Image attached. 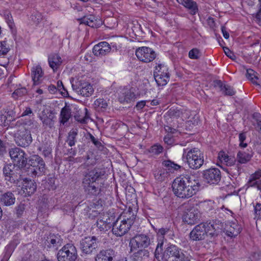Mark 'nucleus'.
I'll return each instance as SVG.
<instances>
[{
	"mask_svg": "<svg viewBox=\"0 0 261 261\" xmlns=\"http://www.w3.org/2000/svg\"><path fill=\"white\" fill-rule=\"evenodd\" d=\"M114 251L112 249L102 250L96 256L95 261H112Z\"/></svg>",
	"mask_w": 261,
	"mask_h": 261,
	"instance_id": "27",
	"label": "nucleus"
},
{
	"mask_svg": "<svg viewBox=\"0 0 261 261\" xmlns=\"http://www.w3.org/2000/svg\"><path fill=\"white\" fill-rule=\"evenodd\" d=\"M261 170H258L254 174H252L249 179L248 184L250 187H256L257 188L261 190Z\"/></svg>",
	"mask_w": 261,
	"mask_h": 261,
	"instance_id": "31",
	"label": "nucleus"
},
{
	"mask_svg": "<svg viewBox=\"0 0 261 261\" xmlns=\"http://www.w3.org/2000/svg\"><path fill=\"white\" fill-rule=\"evenodd\" d=\"M218 159L219 161L228 166H231L234 165L236 159L232 156H229L224 151H220L218 153Z\"/></svg>",
	"mask_w": 261,
	"mask_h": 261,
	"instance_id": "30",
	"label": "nucleus"
},
{
	"mask_svg": "<svg viewBox=\"0 0 261 261\" xmlns=\"http://www.w3.org/2000/svg\"><path fill=\"white\" fill-rule=\"evenodd\" d=\"M38 149L45 158H50L51 156L52 148L49 143L47 142L43 143Z\"/></svg>",
	"mask_w": 261,
	"mask_h": 261,
	"instance_id": "43",
	"label": "nucleus"
},
{
	"mask_svg": "<svg viewBox=\"0 0 261 261\" xmlns=\"http://www.w3.org/2000/svg\"><path fill=\"white\" fill-rule=\"evenodd\" d=\"M164 241L165 239L157 238L158 244L154 252V256L157 259H159L161 255L160 252L163 250Z\"/></svg>",
	"mask_w": 261,
	"mask_h": 261,
	"instance_id": "47",
	"label": "nucleus"
},
{
	"mask_svg": "<svg viewBox=\"0 0 261 261\" xmlns=\"http://www.w3.org/2000/svg\"><path fill=\"white\" fill-rule=\"evenodd\" d=\"M83 186L86 192L88 194L96 195L99 192L96 182L89 181L87 179L83 180Z\"/></svg>",
	"mask_w": 261,
	"mask_h": 261,
	"instance_id": "26",
	"label": "nucleus"
},
{
	"mask_svg": "<svg viewBox=\"0 0 261 261\" xmlns=\"http://www.w3.org/2000/svg\"><path fill=\"white\" fill-rule=\"evenodd\" d=\"M253 118L256 121L257 125L261 123V115L258 113H254L253 114Z\"/></svg>",
	"mask_w": 261,
	"mask_h": 261,
	"instance_id": "64",
	"label": "nucleus"
},
{
	"mask_svg": "<svg viewBox=\"0 0 261 261\" xmlns=\"http://www.w3.org/2000/svg\"><path fill=\"white\" fill-rule=\"evenodd\" d=\"M72 88L78 94L85 97L91 96L94 92L93 86L89 83L84 81L73 82Z\"/></svg>",
	"mask_w": 261,
	"mask_h": 261,
	"instance_id": "9",
	"label": "nucleus"
},
{
	"mask_svg": "<svg viewBox=\"0 0 261 261\" xmlns=\"http://www.w3.org/2000/svg\"><path fill=\"white\" fill-rule=\"evenodd\" d=\"M168 73L169 72L167 66L162 63H158L155 67L153 75L155 76Z\"/></svg>",
	"mask_w": 261,
	"mask_h": 261,
	"instance_id": "46",
	"label": "nucleus"
},
{
	"mask_svg": "<svg viewBox=\"0 0 261 261\" xmlns=\"http://www.w3.org/2000/svg\"><path fill=\"white\" fill-rule=\"evenodd\" d=\"M177 2L190 10L192 15H195L198 12V7L193 0H176Z\"/></svg>",
	"mask_w": 261,
	"mask_h": 261,
	"instance_id": "32",
	"label": "nucleus"
},
{
	"mask_svg": "<svg viewBox=\"0 0 261 261\" xmlns=\"http://www.w3.org/2000/svg\"><path fill=\"white\" fill-rule=\"evenodd\" d=\"M71 117V110L69 106H65L61 109L60 114V121L64 124Z\"/></svg>",
	"mask_w": 261,
	"mask_h": 261,
	"instance_id": "36",
	"label": "nucleus"
},
{
	"mask_svg": "<svg viewBox=\"0 0 261 261\" xmlns=\"http://www.w3.org/2000/svg\"><path fill=\"white\" fill-rule=\"evenodd\" d=\"M48 61L49 66L54 71L60 67L62 63L61 58L57 54L50 55L48 57Z\"/></svg>",
	"mask_w": 261,
	"mask_h": 261,
	"instance_id": "35",
	"label": "nucleus"
},
{
	"mask_svg": "<svg viewBox=\"0 0 261 261\" xmlns=\"http://www.w3.org/2000/svg\"><path fill=\"white\" fill-rule=\"evenodd\" d=\"M15 202V197L11 192L2 193L0 195V204L2 205L9 206L14 204Z\"/></svg>",
	"mask_w": 261,
	"mask_h": 261,
	"instance_id": "28",
	"label": "nucleus"
},
{
	"mask_svg": "<svg viewBox=\"0 0 261 261\" xmlns=\"http://www.w3.org/2000/svg\"><path fill=\"white\" fill-rule=\"evenodd\" d=\"M162 165L166 168L167 171L170 173H173L175 171H177L180 169L181 166L170 160L164 161L162 162Z\"/></svg>",
	"mask_w": 261,
	"mask_h": 261,
	"instance_id": "38",
	"label": "nucleus"
},
{
	"mask_svg": "<svg viewBox=\"0 0 261 261\" xmlns=\"http://www.w3.org/2000/svg\"><path fill=\"white\" fill-rule=\"evenodd\" d=\"M223 228V223L218 220L201 223L193 229L190 233V238L192 241H201L210 236L211 237L218 236Z\"/></svg>",
	"mask_w": 261,
	"mask_h": 261,
	"instance_id": "2",
	"label": "nucleus"
},
{
	"mask_svg": "<svg viewBox=\"0 0 261 261\" xmlns=\"http://www.w3.org/2000/svg\"><path fill=\"white\" fill-rule=\"evenodd\" d=\"M252 156L251 152L240 151L237 153L236 160L240 164H245L250 160Z\"/></svg>",
	"mask_w": 261,
	"mask_h": 261,
	"instance_id": "37",
	"label": "nucleus"
},
{
	"mask_svg": "<svg viewBox=\"0 0 261 261\" xmlns=\"http://www.w3.org/2000/svg\"><path fill=\"white\" fill-rule=\"evenodd\" d=\"M29 171L32 176H41L45 172V164L43 160L38 155H33L29 160Z\"/></svg>",
	"mask_w": 261,
	"mask_h": 261,
	"instance_id": "5",
	"label": "nucleus"
},
{
	"mask_svg": "<svg viewBox=\"0 0 261 261\" xmlns=\"http://www.w3.org/2000/svg\"><path fill=\"white\" fill-rule=\"evenodd\" d=\"M17 245V241H13L10 242V243L6 246L4 252V255L1 261H8L9 260Z\"/></svg>",
	"mask_w": 261,
	"mask_h": 261,
	"instance_id": "33",
	"label": "nucleus"
},
{
	"mask_svg": "<svg viewBox=\"0 0 261 261\" xmlns=\"http://www.w3.org/2000/svg\"><path fill=\"white\" fill-rule=\"evenodd\" d=\"M27 93V90L25 87H21L16 89L12 93V96L14 98H18Z\"/></svg>",
	"mask_w": 261,
	"mask_h": 261,
	"instance_id": "49",
	"label": "nucleus"
},
{
	"mask_svg": "<svg viewBox=\"0 0 261 261\" xmlns=\"http://www.w3.org/2000/svg\"><path fill=\"white\" fill-rule=\"evenodd\" d=\"M169 231V230L167 228H162L160 229L156 234L157 238H161L162 239H165V235L167 234Z\"/></svg>",
	"mask_w": 261,
	"mask_h": 261,
	"instance_id": "58",
	"label": "nucleus"
},
{
	"mask_svg": "<svg viewBox=\"0 0 261 261\" xmlns=\"http://www.w3.org/2000/svg\"><path fill=\"white\" fill-rule=\"evenodd\" d=\"M199 187L200 184L192 181L188 175L176 177L172 185L174 194L182 199H188L195 195L198 191Z\"/></svg>",
	"mask_w": 261,
	"mask_h": 261,
	"instance_id": "1",
	"label": "nucleus"
},
{
	"mask_svg": "<svg viewBox=\"0 0 261 261\" xmlns=\"http://www.w3.org/2000/svg\"><path fill=\"white\" fill-rule=\"evenodd\" d=\"M186 112H184L182 110H180L177 109L171 108L167 112L168 115L171 118H179L181 117L182 119L186 118L184 116Z\"/></svg>",
	"mask_w": 261,
	"mask_h": 261,
	"instance_id": "44",
	"label": "nucleus"
},
{
	"mask_svg": "<svg viewBox=\"0 0 261 261\" xmlns=\"http://www.w3.org/2000/svg\"><path fill=\"white\" fill-rule=\"evenodd\" d=\"M239 141H240V146L243 148H245L247 147V144L246 143H244V141L246 140V136L245 133H240L239 136Z\"/></svg>",
	"mask_w": 261,
	"mask_h": 261,
	"instance_id": "56",
	"label": "nucleus"
},
{
	"mask_svg": "<svg viewBox=\"0 0 261 261\" xmlns=\"http://www.w3.org/2000/svg\"><path fill=\"white\" fill-rule=\"evenodd\" d=\"M153 242L151 239L144 234L136 235L129 242L131 251L147 248Z\"/></svg>",
	"mask_w": 261,
	"mask_h": 261,
	"instance_id": "8",
	"label": "nucleus"
},
{
	"mask_svg": "<svg viewBox=\"0 0 261 261\" xmlns=\"http://www.w3.org/2000/svg\"><path fill=\"white\" fill-rule=\"evenodd\" d=\"M43 72L40 65H36L31 69V75L34 85H39L43 79Z\"/></svg>",
	"mask_w": 261,
	"mask_h": 261,
	"instance_id": "25",
	"label": "nucleus"
},
{
	"mask_svg": "<svg viewBox=\"0 0 261 261\" xmlns=\"http://www.w3.org/2000/svg\"><path fill=\"white\" fill-rule=\"evenodd\" d=\"M94 106L95 108L106 109L108 107V103L103 98H98L95 100Z\"/></svg>",
	"mask_w": 261,
	"mask_h": 261,
	"instance_id": "51",
	"label": "nucleus"
},
{
	"mask_svg": "<svg viewBox=\"0 0 261 261\" xmlns=\"http://www.w3.org/2000/svg\"><path fill=\"white\" fill-rule=\"evenodd\" d=\"M96 21L95 16L89 15L84 16L81 19V23L87 25L91 28L96 27L95 21Z\"/></svg>",
	"mask_w": 261,
	"mask_h": 261,
	"instance_id": "45",
	"label": "nucleus"
},
{
	"mask_svg": "<svg viewBox=\"0 0 261 261\" xmlns=\"http://www.w3.org/2000/svg\"><path fill=\"white\" fill-rule=\"evenodd\" d=\"M224 51L225 55L230 59L232 60H234L236 59L235 55L229 48L227 47L224 48Z\"/></svg>",
	"mask_w": 261,
	"mask_h": 261,
	"instance_id": "60",
	"label": "nucleus"
},
{
	"mask_svg": "<svg viewBox=\"0 0 261 261\" xmlns=\"http://www.w3.org/2000/svg\"><path fill=\"white\" fill-rule=\"evenodd\" d=\"M77 251L71 244H67L60 250L57 254L58 261H77Z\"/></svg>",
	"mask_w": 261,
	"mask_h": 261,
	"instance_id": "6",
	"label": "nucleus"
},
{
	"mask_svg": "<svg viewBox=\"0 0 261 261\" xmlns=\"http://www.w3.org/2000/svg\"><path fill=\"white\" fill-rule=\"evenodd\" d=\"M107 215H100L99 218L97 221V227L100 231L107 230L111 228V224L109 222H108Z\"/></svg>",
	"mask_w": 261,
	"mask_h": 261,
	"instance_id": "34",
	"label": "nucleus"
},
{
	"mask_svg": "<svg viewBox=\"0 0 261 261\" xmlns=\"http://www.w3.org/2000/svg\"><path fill=\"white\" fill-rule=\"evenodd\" d=\"M201 55L200 50L197 48H193L189 52V57L191 59H198Z\"/></svg>",
	"mask_w": 261,
	"mask_h": 261,
	"instance_id": "54",
	"label": "nucleus"
},
{
	"mask_svg": "<svg viewBox=\"0 0 261 261\" xmlns=\"http://www.w3.org/2000/svg\"><path fill=\"white\" fill-rule=\"evenodd\" d=\"M32 20L36 24H39L43 19V16L41 13L35 12L31 15Z\"/></svg>",
	"mask_w": 261,
	"mask_h": 261,
	"instance_id": "53",
	"label": "nucleus"
},
{
	"mask_svg": "<svg viewBox=\"0 0 261 261\" xmlns=\"http://www.w3.org/2000/svg\"><path fill=\"white\" fill-rule=\"evenodd\" d=\"M25 210V205L22 203L19 204L17 207H16V214L18 217H20Z\"/></svg>",
	"mask_w": 261,
	"mask_h": 261,
	"instance_id": "57",
	"label": "nucleus"
},
{
	"mask_svg": "<svg viewBox=\"0 0 261 261\" xmlns=\"http://www.w3.org/2000/svg\"><path fill=\"white\" fill-rule=\"evenodd\" d=\"M149 252L147 250L140 249L138 251L133 253L132 258L134 261L142 260L146 257H148Z\"/></svg>",
	"mask_w": 261,
	"mask_h": 261,
	"instance_id": "40",
	"label": "nucleus"
},
{
	"mask_svg": "<svg viewBox=\"0 0 261 261\" xmlns=\"http://www.w3.org/2000/svg\"><path fill=\"white\" fill-rule=\"evenodd\" d=\"M246 77L253 84L260 85V80L258 76V73L251 69L247 70Z\"/></svg>",
	"mask_w": 261,
	"mask_h": 261,
	"instance_id": "39",
	"label": "nucleus"
},
{
	"mask_svg": "<svg viewBox=\"0 0 261 261\" xmlns=\"http://www.w3.org/2000/svg\"><path fill=\"white\" fill-rule=\"evenodd\" d=\"M164 141L168 145H172L173 143V139L170 134H168L164 137Z\"/></svg>",
	"mask_w": 261,
	"mask_h": 261,
	"instance_id": "61",
	"label": "nucleus"
},
{
	"mask_svg": "<svg viewBox=\"0 0 261 261\" xmlns=\"http://www.w3.org/2000/svg\"><path fill=\"white\" fill-rule=\"evenodd\" d=\"M102 211V203L100 200L89 202L87 207L85 208V211L87 213V215L91 219H94L98 216Z\"/></svg>",
	"mask_w": 261,
	"mask_h": 261,
	"instance_id": "16",
	"label": "nucleus"
},
{
	"mask_svg": "<svg viewBox=\"0 0 261 261\" xmlns=\"http://www.w3.org/2000/svg\"><path fill=\"white\" fill-rule=\"evenodd\" d=\"M20 172V169L18 168H16L14 165L8 164L4 166L3 168V173L5 176L9 181H15L17 179V172Z\"/></svg>",
	"mask_w": 261,
	"mask_h": 261,
	"instance_id": "23",
	"label": "nucleus"
},
{
	"mask_svg": "<svg viewBox=\"0 0 261 261\" xmlns=\"http://www.w3.org/2000/svg\"><path fill=\"white\" fill-rule=\"evenodd\" d=\"M163 150V147L159 144H155L152 146L149 149V152L152 155H158L162 153Z\"/></svg>",
	"mask_w": 261,
	"mask_h": 261,
	"instance_id": "50",
	"label": "nucleus"
},
{
	"mask_svg": "<svg viewBox=\"0 0 261 261\" xmlns=\"http://www.w3.org/2000/svg\"><path fill=\"white\" fill-rule=\"evenodd\" d=\"M9 50V46L6 41H0V56L7 54Z\"/></svg>",
	"mask_w": 261,
	"mask_h": 261,
	"instance_id": "52",
	"label": "nucleus"
},
{
	"mask_svg": "<svg viewBox=\"0 0 261 261\" xmlns=\"http://www.w3.org/2000/svg\"><path fill=\"white\" fill-rule=\"evenodd\" d=\"M6 152L5 143L0 139V155H3Z\"/></svg>",
	"mask_w": 261,
	"mask_h": 261,
	"instance_id": "62",
	"label": "nucleus"
},
{
	"mask_svg": "<svg viewBox=\"0 0 261 261\" xmlns=\"http://www.w3.org/2000/svg\"><path fill=\"white\" fill-rule=\"evenodd\" d=\"M184 254L177 246L171 245L167 247L161 254L159 261H182Z\"/></svg>",
	"mask_w": 261,
	"mask_h": 261,
	"instance_id": "4",
	"label": "nucleus"
},
{
	"mask_svg": "<svg viewBox=\"0 0 261 261\" xmlns=\"http://www.w3.org/2000/svg\"><path fill=\"white\" fill-rule=\"evenodd\" d=\"M200 214L198 210L191 207L185 212L183 216V221L189 225H193L197 223L200 219Z\"/></svg>",
	"mask_w": 261,
	"mask_h": 261,
	"instance_id": "18",
	"label": "nucleus"
},
{
	"mask_svg": "<svg viewBox=\"0 0 261 261\" xmlns=\"http://www.w3.org/2000/svg\"><path fill=\"white\" fill-rule=\"evenodd\" d=\"M104 174L103 170L99 168H94L88 171L83 180L87 179L89 181L96 182L101 179Z\"/></svg>",
	"mask_w": 261,
	"mask_h": 261,
	"instance_id": "20",
	"label": "nucleus"
},
{
	"mask_svg": "<svg viewBox=\"0 0 261 261\" xmlns=\"http://www.w3.org/2000/svg\"><path fill=\"white\" fill-rule=\"evenodd\" d=\"M118 95V99L122 103L130 102L137 97L133 88L120 89L119 90Z\"/></svg>",
	"mask_w": 261,
	"mask_h": 261,
	"instance_id": "17",
	"label": "nucleus"
},
{
	"mask_svg": "<svg viewBox=\"0 0 261 261\" xmlns=\"http://www.w3.org/2000/svg\"><path fill=\"white\" fill-rule=\"evenodd\" d=\"M55 113L49 109L45 108L39 114V118L43 126L51 128L54 127L56 116Z\"/></svg>",
	"mask_w": 261,
	"mask_h": 261,
	"instance_id": "11",
	"label": "nucleus"
},
{
	"mask_svg": "<svg viewBox=\"0 0 261 261\" xmlns=\"http://www.w3.org/2000/svg\"><path fill=\"white\" fill-rule=\"evenodd\" d=\"M169 175V172L164 168H159L154 173L155 178L159 181H164Z\"/></svg>",
	"mask_w": 261,
	"mask_h": 261,
	"instance_id": "41",
	"label": "nucleus"
},
{
	"mask_svg": "<svg viewBox=\"0 0 261 261\" xmlns=\"http://www.w3.org/2000/svg\"><path fill=\"white\" fill-rule=\"evenodd\" d=\"M226 234L227 236L235 237L241 231V227L236 221H229L226 224Z\"/></svg>",
	"mask_w": 261,
	"mask_h": 261,
	"instance_id": "22",
	"label": "nucleus"
},
{
	"mask_svg": "<svg viewBox=\"0 0 261 261\" xmlns=\"http://www.w3.org/2000/svg\"><path fill=\"white\" fill-rule=\"evenodd\" d=\"M136 55L140 61L145 63L153 61L156 57V54L152 48L145 46L137 48Z\"/></svg>",
	"mask_w": 261,
	"mask_h": 261,
	"instance_id": "13",
	"label": "nucleus"
},
{
	"mask_svg": "<svg viewBox=\"0 0 261 261\" xmlns=\"http://www.w3.org/2000/svg\"><path fill=\"white\" fill-rule=\"evenodd\" d=\"M97 239L95 237H87L80 242V248L83 254H90L97 247Z\"/></svg>",
	"mask_w": 261,
	"mask_h": 261,
	"instance_id": "15",
	"label": "nucleus"
},
{
	"mask_svg": "<svg viewBox=\"0 0 261 261\" xmlns=\"http://www.w3.org/2000/svg\"><path fill=\"white\" fill-rule=\"evenodd\" d=\"M93 58L90 54L87 53L82 58V60L85 62L86 63H89L92 61Z\"/></svg>",
	"mask_w": 261,
	"mask_h": 261,
	"instance_id": "63",
	"label": "nucleus"
},
{
	"mask_svg": "<svg viewBox=\"0 0 261 261\" xmlns=\"http://www.w3.org/2000/svg\"><path fill=\"white\" fill-rule=\"evenodd\" d=\"M36 188V184L34 181L26 178L23 181L19 193L25 197L29 196L34 193Z\"/></svg>",
	"mask_w": 261,
	"mask_h": 261,
	"instance_id": "19",
	"label": "nucleus"
},
{
	"mask_svg": "<svg viewBox=\"0 0 261 261\" xmlns=\"http://www.w3.org/2000/svg\"><path fill=\"white\" fill-rule=\"evenodd\" d=\"M214 86L215 87L218 88L225 95L232 96L235 94V91L232 87L228 85L223 84L221 81H215Z\"/></svg>",
	"mask_w": 261,
	"mask_h": 261,
	"instance_id": "29",
	"label": "nucleus"
},
{
	"mask_svg": "<svg viewBox=\"0 0 261 261\" xmlns=\"http://www.w3.org/2000/svg\"><path fill=\"white\" fill-rule=\"evenodd\" d=\"M16 143L19 146L25 147L32 142V138L30 132L24 128L19 129L16 134Z\"/></svg>",
	"mask_w": 261,
	"mask_h": 261,
	"instance_id": "12",
	"label": "nucleus"
},
{
	"mask_svg": "<svg viewBox=\"0 0 261 261\" xmlns=\"http://www.w3.org/2000/svg\"><path fill=\"white\" fill-rule=\"evenodd\" d=\"M9 154L13 161L18 166L24 167L27 162V157L24 151L18 147L12 148L9 151Z\"/></svg>",
	"mask_w": 261,
	"mask_h": 261,
	"instance_id": "14",
	"label": "nucleus"
},
{
	"mask_svg": "<svg viewBox=\"0 0 261 261\" xmlns=\"http://www.w3.org/2000/svg\"><path fill=\"white\" fill-rule=\"evenodd\" d=\"M110 45L107 42H101L95 45L93 53L96 56L101 57L107 55L111 51Z\"/></svg>",
	"mask_w": 261,
	"mask_h": 261,
	"instance_id": "21",
	"label": "nucleus"
},
{
	"mask_svg": "<svg viewBox=\"0 0 261 261\" xmlns=\"http://www.w3.org/2000/svg\"><path fill=\"white\" fill-rule=\"evenodd\" d=\"M254 219H259L261 218V203H256L253 205Z\"/></svg>",
	"mask_w": 261,
	"mask_h": 261,
	"instance_id": "55",
	"label": "nucleus"
},
{
	"mask_svg": "<svg viewBox=\"0 0 261 261\" xmlns=\"http://www.w3.org/2000/svg\"><path fill=\"white\" fill-rule=\"evenodd\" d=\"M203 177L205 182L210 185H217L221 180V171L216 168H210L203 171Z\"/></svg>",
	"mask_w": 261,
	"mask_h": 261,
	"instance_id": "10",
	"label": "nucleus"
},
{
	"mask_svg": "<svg viewBox=\"0 0 261 261\" xmlns=\"http://www.w3.org/2000/svg\"><path fill=\"white\" fill-rule=\"evenodd\" d=\"M89 137L91 141L96 147L100 148L102 146L101 142L97 139L95 138L92 135L90 134Z\"/></svg>",
	"mask_w": 261,
	"mask_h": 261,
	"instance_id": "59",
	"label": "nucleus"
},
{
	"mask_svg": "<svg viewBox=\"0 0 261 261\" xmlns=\"http://www.w3.org/2000/svg\"><path fill=\"white\" fill-rule=\"evenodd\" d=\"M135 218L134 216L129 218L118 219L113 224L112 231L117 236H122L130 229L134 222Z\"/></svg>",
	"mask_w": 261,
	"mask_h": 261,
	"instance_id": "7",
	"label": "nucleus"
},
{
	"mask_svg": "<svg viewBox=\"0 0 261 261\" xmlns=\"http://www.w3.org/2000/svg\"><path fill=\"white\" fill-rule=\"evenodd\" d=\"M155 81L159 86L166 85L169 81V73L154 76Z\"/></svg>",
	"mask_w": 261,
	"mask_h": 261,
	"instance_id": "42",
	"label": "nucleus"
},
{
	"mask_svg": "<svg viewBox=\"0 0 261 261\" xmlns=\"http://www.w3.org/2000/svg\"><path fill=\"white\" fill-rule=\"evenodd\" d=\"M76 135L77 132L74 130H72L69 133L67 142L70 146L74 145Z\"/></svg>",
	"mask_w": 261,
	"mask_h": 261,
	"instance_id": "48",
	"label": "nucleus"
},
{
	"mask_svg": "<svg viewBox=\"0 0 261 261\" xmlns=\"http://www.w3.org/2000/svg\"><path fill=\"white\" fill-rule=\"evenodd\" d=\"M62 243L63 239L61 238V237L58 234H50L47 237L46 240V244L49 247H53L55 249H58V248L62 245Z\"/></svg>",
	"mask_w": 261,
	"mask_h": 261,
	"instance_id": "24",
	"label": "nucleus"
},
{
	"mask_svg": "<svg viewBox=\"0 0 261 261\" xmlns=\"http://www.w3.org/2000/svg\"><path fill=\"white\" fill-rule=\"evenodd\" d=\"M182 158L186 159L189 167L192 169L200 168L204 163L203 153L198 148H187L184 149Z\"/></svg>",
	"mask_w": 261,
	"mask_h": 261,
	"instance_id": "3",
	"label": "nucleus"
}]
</instances>
